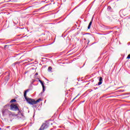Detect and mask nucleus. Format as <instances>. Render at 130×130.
Listing matches in <instances>:
<instances>
[{
    "label": "nucleus",
    "mask_w": 130,
    "mask_h": 130,
    "mask_svg": "<svg viewBox=\"0 0 130 130\" xmlns=\"http://www.w3.org/2000/svg\"><path fill=\"white\" fill-rule=\"evenodd\" d=\"M27 92H28V90H25L24 93V97L26 100L27 102H28L29 104H30V105H35L42 101L41 99H39L37 101H35L34 99L27 98Z\"/></svg>",
    "instance_id": "obj_1"
},
{
    "label": "nucleus",
    "mask_w": 130,
    "mask_h": 130,
    "mask_svg": "<svg viewBox=\"0 0 130 130\" xmlns=\"http://www.w3.org/2000/svg\"><path fill=\"white\" fill-rule=\"evenodd\" d=\"M34 76H38V73H36L35 74V75Z\"/></svg>",
    "instance_id": "obj_21"
},
{
    "label": "nucleus",
    "mask_w": 130,
    "mask_h": 130,
    "mask_svg": "<svg viewBox=\"0 0 130 130\" xmlns=\"http://www.w3.org/2000/svg\"><path fill=\"white\" fill-rule=\"evenodd\" d=\"M39 11V9L36 10L35 11H33V13H37Z\"/></svg>",
    "instance_id": "obj_14"
},
{
    "label": "nucleus",
    "mask_w": 130,
    "mask_h": 130,
    "mask_svg": "<svg viewBox=\"0 0 130 130\" xmlns=\"http://www.w3.org/2000/svg\"><path fill=\"white\" fill-rule=\"evenodd\" d=\"M85 35H90V36H92V34H90V33H86V34H85Z\"/></svg>",
    "instance_id": "obj_17"
},
{
    "label": "nucleus",
    "mask_w": 130,
    "mask_h": 130,
    "mask_svg": "<svg viewBox=\"0 0 130 130\" xmlns=\"http://www.w3.org/2000/svg\"><path fill=\"white\" fill-rule=\"evenodd\" d=\"M35 80H33L32 82H43L38 76L34 75Z\"/></svg>",
    "instance_id": "obj_6"
},
{
    "label": "nucleus",
    "mask_w": 130,
    "mask_h": 130,
    "mask_svg": "<svg viewBox=\"0 0 130 130\" xmlns=\"http://www.w3.org/2000/svg\"><path fill=\"white\" fill-rule=\"evenodd\" d=\"M86 82H94V80L92 79L91 80H88V81H86Z\"/></svg>",
    "instance_id": "obj_18"
},
{
    "label": "nucleus",
    "mask_w": 130,
    "mask_h": 130,
    "mask_svg": "<svg viewBox=\"0 0 130 130\" xmlns=\"http://www.w3.org/2000/svg\"><path fill=\"white\" fill-rule=\"evenodd\" d=\"M91 25H92V22H90L88 26L87 27V29H90L91 28Z\"/></svg>",
    "instance_id": "obj_11"
},
{
    "label": "nucleus",
    "mask_w": 130,
    "mask_h": 130,
    "mask_svg": "<svg viewBox=\"0 0 130 130\" xmlns=\"http://www.w3.org/2000/svg\"><path fill=\"white\" fill-rule=\"evenodd\" d=\"M129 58H130V54H128V55H127V57H126V59H129Z\"/></svg>",
    "instance_id": "obj_13"
},
{
    "label": "nucleus",
    "mask_w": 130,
    "mask_h": 130,
    "mask_svg": "<svg viewBox=\"0 0 130 130\" xmlns=\"http://www.w3.org/2000/svg\"><path fill=\"white\" fill-rule=\"evenodd\" d=\"M47 81H48V79H46Z\"/></svg>",
    "instance_id": "obj_30"
},
{
    "label": "nucleus",
    "mask_w": 130,
    "mask_h": 130,
    "mask_svg": "<svg viewBox=\"0 0 130 130\" xmlns=\"http://www.w3.org/2000/svg\"><path fill=\"white\" fill-rule=\"evenodd\" d=\"M10 110H12V111H19V112H20V109L16 105H15L14 104H12L10 105Z\"/></svg>",
    "instance_id": "obj_3"
},
{
    "label": "nucleus",
    "mask_w": 130,
    "mask_h": 130,
    "mask_svg": "<svg viewBox=\"0 0 130 130\" xmlns=\"http://www.w3.org/2000/svg\"><path fill=\"white\" fill-rule=\"evenodd\" d=\"M40 83L43 87V92H44V91H45V86H44V83H43V82H41Z\"/></svg>",
    "instance_id": "obj_8"
},
{
    "label": "nucleus",
    "mask_w": 130,
    "mask_h": 130,
    "mask_svg": "<svg viewBox=\"0 0 130 130\" xmlns=\"http://www.w3.org/2000/svg\"><path fill=\"white\" fill-rule=\"evenodd\" d=\"M7 46H8V45H5L4 48H6L7 47Z\"/></svg>",
    "instance_id": "obj_22"
},
{
    "label": "nucleus",
    "mask_w": 130,
    "mask_h": 130,
    "mask_svg": "<svg viewBox=\"0 0 130 130\" xmlns=\"http://www.w3.org/2000/svg\"><path fill=\"white\" fill-rule=\"evenodd\" d=\"M124 16H125V15H124Z\"/></svg>",
    "instance_id": "obj_31"
},
{
    "label": "nucleus",
    "mask_w": 130,
    "mask_h": 130,
    "mask_svg": "<svg viewBox=\"0 0 130 130\" xmlns=\"http://www.w3.org/2000/svg\"><path fill=\"white\" fill-rule=\"evenodd\" d=\"M7 76L5 78V81L8 82L11 78V73L10 72H6Z\"/></svg>",
    "instance_id": "obj_5"
},
{
    "label": "nucleus",
    "mask_w": 130,
    "mask_h": 130,
    "mask_svg": "<svg viewBox=\"0 0 130 130\" xmlns=\"http://www.w3.org/2000/svg\"><path fill=\"white\" fill-rule=\"evenodd\" d=\"M76 9H77V7H75V8H74V9H73V10H72V12H73V11H74V10H76Z\"/></svg>",
    "instance_id": "obj_26"
},
{
    "label": "nucleus",
    "mask_w": 130,
    "mask_h": 130,
    "mask_svg": "<svg viewBox=\"0 0 130 130\" xmlns=\"http://www.w3.org/2000/svg\"><path fill=\"white\" fill-rule=\"evenodd\" d=\"M0 130H2V128L0 127Z\"/></svg>",
    "instance_id": "obj_29"
},
{
    "label": "nucleus",
    "mask_w": 130,
    "mask_h": 130,
    "mask_svg": "<svg viewBox=\"0 0 130 130\" xmlns=\"http://www.w3.org/2000/svg\"><path fill=\"white\" fill-rule=\"evenodd\" d=\"M50 125H52V122L50 120L46 121L45 123H43L39 130L47 129Z\"/></svg>",
    "instance_id": "obj_2"
},
{
    "label": "nucleus",
    "mask_w": 130,
    "mask_h": 130,
    "mask_svg": "<svg viewBox=\"0 0 130 130\" xmlns=\"http://www.w3.org/2000/svg\"><path fill=\"white\" fill-rule=\"evenodd\" d=\"M27 73H28V71H25L24 73L25 75H26V74H27Z\"/></svg>",
    "instance_id": "obj_23"
},
{
    "label": "nucleus",
    "mask_w": 130,
    "mask_h": 130,
    "mask_svg": "<svg viewBox=\"0 0 130 130\" xmlns=\"http://www.w3.org/2000/svg\"><path fill=\"white\" fill-rule=\"evenodd\" d=\"M90 42V40H88V43L87 44H89V43Z\"/></svg>",
    "instance_id": "obj_24"
},
{
    "label": "nucleus",
    "mask_w": 130,
    "mask_h": 130,
    "mask_svg": "<svg viewBox=\"0 0 130 130\" xmlns=\"http://www.w3.org/2000/svg\"><path fill=\"white\" fill-rule=\"evenodd\" d=\"M29 60H28V61H32V59H28Z\"/></svg>",
    "instance_id": "obj_25"
},
{
    "label": "nucleus",
    "mask_w": 130,
    "mask_h": 130,
    "mask_svg": "<svg viewBox=\"0 0 130 130\" xmlns=\"http://www.w3.org/2000/svg\"><path fill=\"white\" fill-rule=\"evenodd\" d=\"M98 78L99 79V82H102L103 81V78L101 77H98Z\"/></svg>",
    "instance_id": "obj_10"
},
{
    "label": "nucleus",
    "mask_w": 130,
    "mask_h": 130,
    "mask_svg": "<svg viewBox=\"0 0 130 130\" xmlns=\"http://www.w3.org/2000/svg\"><path fill=\"white\" fill-rule=\"evenodd\" d=\"M10 2H11V0L7 1V3H10Z\"/></svg>",
    "instance_id": "obj_27"
},
{
    "label": "nucleus",
    "mask_w": 130,
    "mask_h": 130,
    "mask_svg": "<svg viewBox=\"0 0 130 130\" xmlns=\"http://www.w3.org/2000/svg\"><path fill=\"white\" fill-rule=\"evenodd\" d=\"M107 19H109V20H110V19H111V17L109 16H107Z\"/></svg>",
    "instance_id": "obj_16"
},
{
    "label": "nucleus",
    "mask_w": 130,
    "mask_h": 130,
    "mask_svg": "<svg viewBox=\"0 0 130 130\" xmlns=\"http://www.w3.org/2000/svg\"><path fill=\"white\" fill-rule=\"evenodd\" d=\"M107 11L108 12H111V13H112V12H113V10L112 9V8L110 6L108 7Z\"/></svg>",
    "instance_id": "obj_7"
},
{
    "label": "nucleus",
    "mask_w": 130,
    "mask_h": 130,
    "mask_svg": "<svg viewBox=\"0 0 130 130\" xmlns=\"http://www.w3.org/2000/svg\"><path fill=\"white\" fill-rule=\"evenodd\" d=\"M80 95V94H78L75 98H74L73 100V101H74V100H75V99H76V98H77V97H78V96Z\"/></svg>",
    "instance_id": "obj_15"
},
{
    "label": "nucleus",
    "mask_w": 130,
    "mask_h": 130,
    "mask_svg": "<svg viewBox=\"0 0 130 130\" xmlns=\"http://www.w3.org/2000/svg\"><path fill=\"white\" fill-rule=\"evenodd\" d=\"M2 114L3 115H6V114H9V115H11L12 114V112L9 111L8 109H5L2 110Z\"/></svg>",
    "instance_id": "obj_4"
},
{
    "label": "nucleus",
    "mask_w": 130,
    "mask_h": 130,
    "mask_svg": "<svg viewBox=\"0 0 130 130\" xmlns=\"http://www.w3.org/2000/svg\"><path fill=\"white\" fill-rule=\"evenodd\" d=\"M93 17H92L91 18V20L90 21V22H91V24H92V23H93Z\"/></svg>",
    "instance_id": "obj_20"
},
{
    "label": "nucleus",
    "mask_w": 130,
    "mask_h": 130,
    "mask_svg": "<svg viewBox=\"0 0 130 130\" xmlns=\"http://www.w3.org/2000/svg\"><path fill=\"white\" fill-rule=\"evenodd\" d=\"M17 101V100H15V99H13L10 101V103H13V102H16Z\"/></svg>",
    "instance_id": "obj_12"
},
{
    "label": "nucleus",
    "mask_w": 130,
    "mask_h": 130,
    "mask_svg": "<svg viewBox=\"0 0 130 130\" xmlns=\"http://www.w3.org/2000/svg\"><path fill=\"white\" fill-rule=\"evenodd\" d=\"M52 70V68L51 67H48V72H50L51 73H52V71H51Z\"/></svg>",
    "instance_id": "obj_9"
},
{
    "label": "nucleus",
    "mask_w": 130,
    "mask_h": 130,
    "mask_svg": "<svg viewBox=\"0 0 130 130\" xmlns=\"http://www.w3.org/2000/svg\"><path fill=\"white\" fill-rule=\"evenodd\" d=\"M102 84V82H99L98 83L99 86H100Z\"/></svg>",
    "instance_id": "obj_19"
},
{
    "label": "nucleus",
    "mask_w": 130,
    "mask_h": 130,
    "mask_svg": "<svg viewBox=\"0 0 130 130\" xmlns=\"http://www.w3.org/2000/svg\"><path fill=\"white\" fill-rule=\"evenodd\" d=\"M97 43V42H94V43H93V44H95V43Z\"/></svg>",
    "instance_id": "obj_28"
}]
</instances>
